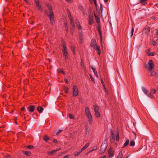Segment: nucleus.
<instances>
[{"mask_svg":"<svg viewBox=\"0 0 158 158\" xmlns=\"http://www.w3.org/2000/svg\"><path fill=\"white\" fill-rule=\"evenodd\" d=\"M47 6L49 10V13H48L47 15L49 17L51 24L53 25L55 23L54 13L52 10V7L51 5H48Z\"/></svg>","mask_w":158,"mask_h":158,"instance_id":"obj_1","label":"nucleus"},{"mask_svg":"<svg viewBox=\"0 0 158 158\" xmlns=\"http://www.w3.org/2000/svg\"><path fill=\"white\" fill-rule=\"evenodd\" d=\"M96 41L95 40L92 39L91 40V46L95 50L98 51V53L100 55L101 53V52L100 50L99 46H98L96 44Z\"/></svg>","mask_w":158,"mask_h":158,"instance_id":"obj_2","label":"nucleus"},{"mask_svg":"<svg viewBox=\"0 0 158 158\" xmlns=\"http://www.w3.org/2000/svg\"><path fill=\"white\" fill-rule=\"evenodd\" d=\"M107 146V144L105 142L102 144L100 150V153H102L105 152Z\"/></svg>","mask_w":158,"mask_h":158,"instance_id":"obj_3","label":"nucleus"},{"mask_svg":"<svg viewBox=\"0 0 158 158\" xmlns=\"http://www.w3.org/2000/svg\"><path fill=\"white\" fill-rule=\"evenodd\" d=\"M94 111L95 116L97 117H100V115L98 111L99 107L97 105L94 106Z\"/></svg>","mask_w":158,"mask_h":158,"instance_id":"obj_4","label":"nucleus"},{"mask_svg":"<svg viewBox=\"0 0 158 158\" xmlns=\"http://www.w3.org/2000/svg\"><path fill=\"white\" fill-rule=\"evenodd\" d=\"M73 96L74 97L77 96L78 94V88L75 85L73 86Z\"/></svg>","mask_w":158,"mask_h":158,"instance_id":"obj_5","label":"nucleus"},{"mask_svg":"<svg viewBox=\"0 0 158 158\" xmlns=\"http://www.w3.org/2000/svg\"><path fill=\"white\" fill-rule=\"evenodd\" d=\"M62 51L63 52V55L64 58L65 59H67L68 58V56L67 55V54L68 53L67 49L66 48L65 45H63V49L62 50Z\"/></svg>","mask_w":158,"mask_h":158,"instance_id":"obj_6","label":"nucleus"},{"mask_svg":"<svg viewBox=\"0 0 158 158\" xmlns=\"http://www.w3.org/2000/svg\"><path fill=\"white\" fill-rule=\"evenodd\" d=\"M154 64L152 63V60H149L148 63V69L149 71H151V70H152L154 68Z\"/></svg>","mask_w":158,"mask_h":158,"instance_id":"obj_7","label":"nucleus"},{"mask_svg":"<svg viewBox=\"0 0 158 158\" xmlns=\"http://www.w3.org/2000/svg\"><path fill=\"white\" fill-rule=\"evenodd\" d=\"M109 157H112L114 156V151L112 147H110L108 151Z\"/></svg>","mask_w":158,"mask_h":158,"instance_id":"obj_8","label":"nucleus"},{"mask_svg":"<svg viewBox=\"0 0 158 158\" xmlns=\"http://www.w3.org/2000/svg\"><path fill=\"white\" fill-rule=\"evenodd\" d=\"M110 133H111V136H110V140L111 142H113L114 139H115V137L114 135V133L112 130H110Z\"/></svg>","mask_w":158,"mask_h":158,"instance_id":"obj_9","label":"nucleus"},{"mask_svg":"<svg viewBox=\"0 0 158 158\" xmlns=\"http://www.w3.org/2000/svg\"><path fill=\"white\" fill-rule=\"evenodd\" d=\"M85 114L87 116L91 115L89 108L88 107H86L85 110Z\"/></svg>","mask_w":158,"mask_h":158,"instance_id":"obj_10","label":"nucleus"},{"mask_svg":"<svg viewBox=\"0 0 158 158\" xmlns=\"http://www.w3.org/2000/svg\"><path fill=\"white\" fill-rule=\"evenodd\" d=\"M70 23L72 27H71V31H72L74 29V28L75 27L73 21V19L72 18L70 19Z\"/></svg>","mask_w":158,"mask_h":158,"instance_id":"obj_11","label":"nucleus"},{"mask_svg":"<svg viewBox=\"0 0 158 158\" xmlns=\"http://www.w3.org/2000/svg\"><path fill=\"white\" fill-rule=\"evenodd\" d=\"M35 106L33 105H30L29 106V107L28 108L29 111L31 112H32L34 111V108Z\"/></svg>","mask_w":158,"mask_h":158,"instance_id":"obj_12","label":"nucleus"},{"mask_svg":"<svg viewBox=\"0 0 158 158\" xmlns=\"http://www.w3.org/2000/svg\"><path fill=\"white\" fill-rule=\"evenodd\" d=\"M93 16L92 15H90L89 17V24H91L93 23Z\"/></svg>","mask_w":158,"mask_h":158,"instance_id":"obj_13","label":"nucleus"},{"mask_svg":"<svg viewBox=\"0 0 158 158\" xmlns=\"http://www.w3.org/2000/svg\"><path fill=\"white\" fill-rule=\"evenodd\" d=\"M78 23L79 22L78 21H77L76 22V23L77 25V27L78 28V30H79V33L81 34L82 33V31L81 30V27L80 26L79 24H78Z\"/></svg>","mask_w":158,"mask_h":158,"instance_id":"obj_14","label":"nucleus"},{"mask_svg":"<svg viewBox=\"0 0 158 158\" xmlns=\"http://www.w3.org/2000/svg\"><path fill=\"white\" fill-rule=\"evenodd\" d=\"M37 110L40 113L42 112L44 108L41 106H40L37 107Z\"/></svg>","mask_w":158,"mask_h":158,"instance_id":"obj_15","label":"nucleus"},{"mask_svg":"<svg viewBox=\"0 0 158 158\" xmlns=\"http://www.w3.org/2000/svg\"><path fill=\"white\" fill-rule=\"evenodd\" d=\"M129 141L128 139H127L124 143L122 148H124L127 147L129 144Z\"/></svg>","mask_w":158,"mask_h":158,"instance_id":"obj_16","label":"nucleus"},{"mask_svg":"<svg viewBox=\"0 0 158 158\" xmlns=\"http://www.w3.org/2000/svg\"><path fill=\"white\" fill-rule=\"evenodd\" d=\"M142 90V91L146 95L148 94V91L144 87H142L141 88Z\"/></svg>","mask_w":158,"mask_h":158,"instance_id":"obj_17","label":"nucleus"},{"mask_svg":"<svg viewBox=\"0 0 158 158\" xmlns=\"http://www.w3.org/2000/svg\"><path fill=\"white\" fill-rule=\"evenodd\" d=\"M59 150L58 149H56V150H53L52 152H48V154H49L51 155H53L54 153L57 152Z\"/></svg>","mask_w":158,"mask_h":158,"instance_id":"obj_18","label":"nucleus"},{"mask_svg":"<svg viewBox=\"0 0 158 158\" xmlns=\"http://www.w3.org/2000/svg\"><path fill=\"white\" fill-rule=\"evenodd\" d=\"M89 145V143H87L85 146L84 147H83V148H82L81 149V150H82L83 151H84V150H85V149H86L88 147V146Z\"/></svg>","mask_w":158,"mask_h":158,"instance_id":"obj_19","label":"nucleus"},{"mask_svg":"<svg viewBox=\"0 0 158 158\" xmlns=\"http://www.w3.org/2000/svg\"><path fill=\"white\" fill-rule=\"evenodd\" d=\"M88 122L92 121V117L91 115L87 116Z\"/></svg>","mask_w":158,"mask_h":158,"instance_id":"obj_20","label":"nucleus"},{"mask_svg":"<svg viewBox=\"0 0 158 158\" xmlns=\"http://www.w3.org/2000/svg\"><path fill=\"white\" fill-rule=\"evenodd\" d=\"M94 16L95 17V18L96 19V21L97 23H99L100 20L99 19V18L95 15V14L94 13Z\"/></svg>","mask_w":158,"mask_h":158,"instance_id":"obj_21","label":"nucleus"},{"mask_svg":"<svg viewBox=\"0 0 158 158\" xmlns=\"http://www.w3.org/2000/svg\"><path fill=\"white\" fill-rule=\"evenodd\" d=\"M123 155L122 152H120L117 156V158H121L123 156Z\"/></svg>","mask_w":158,"mask_h":158,"instance_id":"obj_22","label":"nucleus"},{"mask_svg":"<svg viewBox=\"0 0 158 158\" xmlns=\"http://www.w3.org/2000/svg\"><path fill=\"white\" fill-rule=\"evenodd\" d=\"M82 151H83L81 150H81L79 152H77L75 154V156H78L82 152Z\"/></svg>","mask_w":158,"mask_h":158,"instance_id":"obj_23","label":"nucleus"},{"mask_svg":"<svg viewBox=\"0 0 158 158\" xmlns=\"http://www.w3.org/2000/svg\"><path fill=\"white\" fill-rule=\"evenodd\" d=\"M147 0H140V2L143 5H145L146 3V1Z\"/></svg>","mask_w":158,"mask_h":158,"instance_id":"obj_24","label":"nucleus"},{"mask_svg":"<svg viewBox=\"0 0 158 158\" xmlns=\"http://www.w3.org/2000/svg\"><path fill=\"white\" fill-rule=\"evenodd\" d=\"M135 145V142L134 140H132L130 144V145L131 146H133Z\"/></svg>","mask_w":158,"mask_h":158,"instance_id":"obj_25","label":"nucleus"},{"mask_svg":"<svg viewBox=\"0 0 158 158\" xmlns=\"http://www.w3.org/2000/svg\"><path fill=\"white\" fill-rule=\"evenodd\" d=\"M91 68L93 70L94 74H96V73H97V72L96 71V69L95 68H93V67H91Z\"/></svg>","mask_w":158,"mask_h":158,"instance_id":"obj_26","label":"nucleus"},{"mask_svg":"<svg viewBox=\"0 0 158 158\" xmlns=\"http://www.w3.org/2000/svg\"><path fill=\"white\" fill-rule=\"evenodd\" d=\"M98 32H99V34L100 35L101 40L102 41V35L101 31H100V30L99 29H98Z\"/></svg>","mask_w":158,"mask_h":158,"instance_id":"obj_27","label":"nucleus"},{"mask_svg":"<svg viewBox=\"0 0 158 158\" xmlns=\"http://www.w3.org/2000/svg\"><path fill=\"white\" fill-rule=\"evenodd\" d=\"M43 139L45 141H47L49 139L48 136L46 135L44 136Z\"/></svg>","mask_w":158,"mask_h":158,"instance_id":"obj_28","label":"nucleus"},{"mask_svg":"<svg viewBox=\"0 0 158 158\" xmlns=\"http://www.w3.org/2000/svg\"><path fill=\"white\" fill-rule=\"evenodd\" d=\"M85 127H86V131H87V132H88V133H89V130H90V129H89V127H88L87 124L85 126Z\"/></svg>","mask_w":158,"mask_h":158,"instance_id":"obj_29","label":"nucleus"},{"mask_svg":"<svg viewBox=\"0 0 158 158\" xmlns=\"http://www.w3.org/2000/svg\"><path fill=\"white\" fill-rule=\"evenodd\" d=\"M149 71L151 73V74H150L151 76H152L153 75H155L156 73L155 71H152V70H151V71Z\"/></svg>","mask_w":158,"mask_h":158,"instance_id":"obj_30","label":"nucleus"},{"mask_svg":"<svg viewBox=\"0 0 158 158\" xmlns=\"http://www.w3.org/2000/svg\"><path fill=\"white\" fill-rule=\"evenodd\" d=\"M64 92L65 93H67L69 90V88L67 87H65L64 88Z\"/></svg>","mask_w":158,"mask_h":158,"instance_id":"obj_31","label":"nucleus"},{"mask_svg":"<svg viewBox=\"0 0 158 158\" xmlns=\"http://www.w3.org/2000/svg\"><path fill=\"white\" fill-rule=\"evenodd\" d=\"M24 153L27 156H30V154L31 153L29 152L28 151H25Z\"/></svg>","mask_w":158,"mask_h":158,"instance_id":"obj_32","label":"nucleus"},{"mask_svg":"<svg viewBox=\"0 0 158 158\" xmlns=\"http://www.w3.org/2000/svg\"><path fill=\"white\" fill-rule=\"evenodd\" d=\"M155 53L153 52L152 53L148 52V56H153L154 55Z\"/></svg>","mask_w":158,"mask_h":158,"instance_id":"obj_33","label":"nucleus"},{"mask_svg":"<svg viewBox=\"0 0 158 158\" xmlns=\"http://www.w3.org/2000/svg\"><path fill=\"white\" fill-rule=\"evenodd\" d=\"M65 27L66 29V30L67 31H68V24L67 23H65Z\"/></svg>","mask_w":158,"mask_h":158,"instance_id":"obj_34","label":"nucleus"},{"mask_svg":"<svg viewBox=\"0 0 158 158\" xmlns=\"http://www.w3.org/2000/svg\"><path fill=\"white\" fill-rule=\"evenodd\" d=\"M69 115L70 118L73 119L74 118L73 115L72 114H69Z\"/></svg>","mask_w":158,"mask_h":158,"instance_id":"obj_35","label":"nucleus"},{"mask_svg":"<svg viewBox=\"0 0 158 158\" xmlns=\"http://www.w3.org/2000/svg\"><path fill=\"white\" fill-rule=\"evenodd\" d=\"M35 2L37 6L40 5L39 4V2L38 0H36Z\"/></svg>","mask_w":158,"mask_h":158,"instance_id":"obj_36","label":"nucleus"},{"mask_svg":"<svg viewBox=\"0 0 158 158\" xmlns=\"http://www.w3.org/2000/svg\"><path fill=\"white\" fill-rule=\"evenodd\" d=\"M119 140V134L118 132L117 135L116 136V140L117 141H118Z\"/></svg>","mask_w":158,"mask_h":158,"instance_id":"obj_37","label":"nucleus"},{"mask_svg":"<svg viewBox=\"0 0 158 158\" xmlns=\"http://www.w3.org/2000/svg\"><path fill=\"white\" fill-rule=\"evenodd\" d=\"M134 31V29L133 28H132V29H131V37L132 36V35H133Z\"/></svg>","mask_w":158,"mask_h":158,"instance_id":"obj_38","label":"nucleus"},{"mask_svg":"<svg viewBox=\"0 0 158 158\" xmlns=\"http://www.w3.org/2000/svg\"><path fill=\"white\" fill-rule=\"evenodd\" d=\"M68 17H69V19H70V18H72L71 17V15L70 12L69 11V10L68 11Z\"/></svg>","mask_w":158,"mask_h":158,"instance_id":"obj_39","label":"nucleus"},{"mask_svg":"<svg viewBox=\"0 0 158 158\" xmlns=\"http://www.w3.org/2000/svg\"><path fill=\"white\" fill-rule=\"evenodd\" d=\"M97 149V147L96 146H94L92 150L90 151H89V152H91L95 150H96Z\"/></svg>","mask_w":158,"mask_h":158,"instance_id":"obj_40","label":"nucleus"},{"mask_svg":"<svg viewBox=\"0 0 158 158\" xmlns=\"http://www.w3.org/2000/svg\"><path fill=\"white\" fill-rule=\"evenodd\" d=\"M27 148H29L30 149H32L33 148V146L28 145L27 146Z\"/></svg>","mask_w":158,"mask_h":158,"instance_id":"obj_41","label":"nucleus"},{"mask_svg":"<svg viewBox=\"0 0 158 158\" xmlns=\"http://www.w3.org/2000/svg\"><path fill=\"white\" fill-rule=\"evenodd\" d=\"M37 8H38V10H42L41 7V6L40 5L37 6Z\"/></svg>","mask_w":158,"mask_h":158,"instance_id":"obj_42","label":"nucleus"},{"mask_svg":"<svg viewBox=\"0 0 158 158\" xmlns=\"http://www.w3.org/2000/svg\"><path fill=\"white\" fill-rule=\"evenodd\" d=\"M62 130H60L59 131H57L56 133V135H57L59 134L60 132L62 131Z\"/></svg>","mask_w":158,"mask_h":158,"instance_id":"obj_43","label":"nucleus"},{"mask_svg":"<svg viewBox=\"0 0 158 158\" xmlns=\"http://www.w3.org/2000/svg\"><path fill=\"white\" fill-rule=\"evenodd\" d=\"M58 72L59 73H63L64 74H65V73H64V72L62 70H59V71H58Z\"/></svg>","mask_w":158,"mask_h":158,"instance_id":"obj_44","label":"nucleus"},{"mask_svg":"<svg viewBox=\"0 0 158 158\" xmlns=\"http://www.w3.org/2000/svg\"><path fill=\"white\" fill-rule=\"evenodd\" d=\"M147 95L149 97H152V94H149L148 93V94H147Z\"/></svg>","mask_w":158,"mask_h":158,"instance_id":"obj_45","label":"nucleus"},{"mask_svg":"<svg viewBox=\"0 0 158 158\" xmlns=\"http://www.w3.org/2000/svg\"><path fill=\"white\" fill-rule=\"evenodd\" d=\"M90 78L91 79L92 81H93V82H95V81L94 80V78L91 75H90Z\"/></svg>","mask_w":158,"mask_h":158,"instance_id":"obj_46","label":"nucleus"},{"mask_svg":"<svg viewBox=\"0 0 158 158\" xmlns=\"http://www.w3.org/2000/svg\"><path fill=\"white\" fill-rule=\"evenodd\" d=\"M103 87H104V88L105 90V93H106V92H107V90L106 89V88H105V85H104V83H103V84H102Z\"/></svg>","mask_w":158,"mask_h":158,"instance_id":"obj_47","label":"nucleus"},{"mask_svg":"<svg viewBox=\"0 0 158 158\" xmlns=\"http://www.w3.org/2000/svg\"><path fill=\"white\" fill-rule=\"evenodd\" d=\"M21 110H22L24 111H26L25 108L24 107H23L21 108Z\"/></svg>","mask_w":158,"mask_h":158,"instance_id":"obj_48","label":"nucleus"},{"mask_svg":"<svg viewBox=\"0 0 158 158\" xmlns=\"http://www.w3.org/2000/svg\"><path fill=\"white\" fill-rule=\"evenodd\" d=\"M152 44L154 45H156V42L155 41H152Z\"/></svg>","mask_w":158,"mask_h":158,"instance_id":"obj_49","label":"nucleus"},{"mask_svg":"<svg viewBox=\"0 0 158 158\" xmlns=\"http://www.w3.org/2000/svg\"><path fill=\"white\" fill-rule=\"evenodd\" d=\"M81 66H82L83 67L84 66V65L82 63V60H81Z\"/></svg>","mask_w":158,"mask_h":158,"instance_id":"obj_50","label":"nucleus"},{"mask_svg":"<svg viewBox=\"0 0 158 158\" xmlns=\"http://www.w3.org/2000/svg\"><path fill=\"white\" fill-rule=\"evenodd\" d=\"M53 142H54V143H57V140L56 139H55L54 140H53Z\"/></svg>","mask_w":158,"mask_h":158,"instance_id":"obj_51","label":"nucleus"},{"mask_svg":"<svg viewBox=\"0 0 158 158\" xmlns=\"http://www.w3.org/2000/svg\"><path fill=\"white\" fill-rule=\"evenodd\" d=\"M69 156L68 155H66L63 158H68Z\"/></svg>","mask_w":158,"mask_h":158,"instance_id":"obj_52","label":"nucleus"},{"mask_svg":"<svg viewBox=\"0 0 158 158\" xmlns=\"http://www.w3.org/2000/svg\"><path fill=\"white\" fill-rule=\"evenodd\" d=\"M155 33H156V34L158 35V30H156V31H155Z\"/></svg>","mask_w":158,"mask_h":158,"instance_id":"obj_53","label":"nucleus"},{"mask_svg":"<svg viewBox=\"0 0 158 158\" xmlns=\"http://www.w3.org/2000/svg\"><path fill=\"white\" fill-rule=\"evenodd\" d=\"M150 51V49H148V52H147V53L148 52V53H149V52Z\"/></svg>","mask_w":158,"mask_h":158,"instance_id":"obj_54","label":"nucleus"},{"mask_svg":"<svg viewBox=\"0 0 158 158\" xmlns=\"http://www.w3.org/2000/svg\"><path fill=\"white\" fill-rule=\"evenodd\" d=\"M95 76H96L97 77H98V73H96V74H95Z\"/></svg>","mask_w":158,"mask_h":158,"instance_id":"obj_55","label":"nucleus"},{"mask_svg":"<svg viewBox=\"0 0 158 158\" xmlns=\"http://www.w3.org/2000/svg\"><path fill=\"white\" fill-rule=\"evenodd\" d=\"M65 80L66 83H67V84L68 83V80H67V79H65Z\"/></svg>","mask_w":158,"mask_h":158,"instance_id":"obj_56","label":"nucleus"},{"mask_svg":"<svg viewBox=\"0 0 158 158\" xmlns=\"http://www.w3.org/2000/svg\"><path fill=\"white\" fill-rule=\"evenodd\" d=\"M67 2H71V0H66Z\"/></svg>","mask_w":158,"mask_h":158,"instance_id":"obj_57","label":"nucleus"},{"mask_svg":"<svg viewBox=\"0 0 158 158\" xmlns=\"http://www.w3.org/2000/svg\"><path fill=\"white\" fill-rule=\"evenodd\" d=\"M108 0H104V1L105 2H106L108 1Z\"/></svg>","mask_w":158,"mask_h":158,"instance_id":"obj_58","label":"nucleus"},{"mask_svg":"<svg viewBox=\"0 0 158 158\" xmlns=\"http://www.w3.org/2000/svg\"><path fill=\"white\" fill-rule=\"evenodd\" d=\"M17 119V118L16 117L15 119V123L17 124V122H16V120Z\"/></svg>","mask_w":158,"mask_h":158,"instance_id":"obj_59","label":"nucleus"},{"mask_svg":"<svg viewBox=\"0 0 158 158\" xmlns=\"http://www.w3.org/2000/svg\"><path fill=\"white\" fill-rule=\"evenodd\" d=\"M89 124H91L92 123V121L88 122Z\"/></svg>","mask_w":158,"mask_h":158,"instance_id":"obj_60","label":"nucleus"},{"mask_svg":"<svg viewBox=\"0 0 158 158\" xmlns=\"http://www.w3.org/2000/svg\"><path fill=\"white\" fill-rule=\"evenodd\" d=\"M101 81L102 83V84H103L104 82H103V81L102 80V79H101Z\"/></svg>","mask_w":158,"mask_h":158,"instance_id":"obj_61","label":"nucleus"},{"mask_svg":"<svg viewBox=\"0 0 158 158\" xmlns=\"http://www.w3.org/2000/svg\"><path fill=\"white\" fill-rule=\"evenodd\" d=\"M156 93V90H154L153 93Z\"/></svg>","mask_w":158,"mask_h":158,"instance_id":"obj_62","label":"nucleus"},{"mask_svg":"<svg viewBox=\"0 0 158 158\" xmlns=\"http://www.w3.org/2000/svg\"><path fill=\"white\" fill-rule=\"evenodd\" d=\"M94 2L95 4H96V0H94Z\"/></svg>","mask_w":158,"mask_h":158,"instance_id":"obj_63","label":"nucleus"},{"mask_svg":"<svg viewBox=\"0 0 158 158\" xmlns=\"http://www.w3.org/2000/svg\"><path fill=\"white\" fill-rule=\"evenodd\" d=\"M106 158V156H103V157H102V158Z\"/></svg>","mask_w":158,"mask_h":158,"instance_id":"obj_64","label":"nucleus"}]
</instances>
